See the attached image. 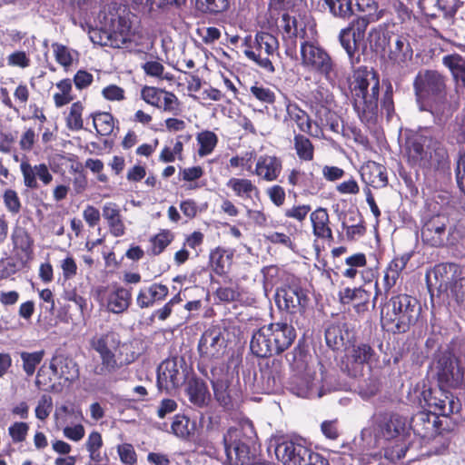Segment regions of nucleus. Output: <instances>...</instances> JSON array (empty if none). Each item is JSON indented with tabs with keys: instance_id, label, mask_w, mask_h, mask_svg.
I'll return each mask as SVG.
<instances>
[{
	"instance_id": "obj_61",
	"label": "nucleus",
	"mask_w": 465,
	"mask_h": 465,
	"mask_svg": "<svg viewBox=\"0 0 465 465\" xmlns=\"http://www.w3.org/2000/svg\"><path fill=\"white\" fill-rule=\"evenodd\" d=\"M117 452L124 464L134 465L137 460L134 448L129 443L118 445Z\"/></svg>"
},
{
	"instance_id": "obj_26",
	"label": "nucleus",
	"mask_w": 465,
	"mask_h": 465,
	"mask_svg": "<svg viewBox=\"0 0 465 465\" xmlns=\"http://www.w3.org/2000/svg\"><path fill=\"white\" fill-rule=\"evenodd\" d=\"M420 111L429 112L435 124L443 126L452 115L450 103L445 96H440L418 104Z\"/></svg>"
},
{
	"instance_id": "obj_14",
	"label": "nucleus",
	"mask_w": 465,
	"mask_h": 465,
	"mask_svg": "<svg viewBox=\"0 0 465 465\" xmlns=\"http://www.w3.org/2000/svg\"><path fill=\"white\" fill-rule=\"evenodd\" d=\"M356 333L352 322L347 321L345 317L338 318L325 329L326 345L333 351L344 352L355 342Z\"/></svg>"
},
{
	"instance_id": "obj_24",
	"label": "nucleus",
	"mask_w": 465,
	"mask_h": 465,
	"mask_svg": "<svg viewBox=\"0 0 465 465\" xmlns=\"http://www.w3.org/2000/svg\"><path fill=\"white\" fill-rule=\"evenodd\" d=\"M282 37L286 44V54L292 56L296 52V39L306 36L305 26L299 25L295 17L289 14L282 16Z\"/></svg>"
},
{
	"instance_id": "obj_45",
	"label": "nucleus",
	"mask_w": 465,
	"mask_h": 465,
	"mask_svg": "<svg viewBox=\"0 0 465 465\" xmlns=\"http://www.w3.org/2000/svg\"><path fill=\"white\" fill-rule=\"evenodd\" d=\"M331 15L340 18H349L354 15L352 0H324Z\"/></svg>"
},
{
	"instance_id": "obj_58",
	"label": "nucleus",
	"mask_w": 465,
	"mask_h": 465,
	"mask_svg": "<svg viewBox=\"0 0 465 465\" xmlns=\"http://www.w3.org/2000/svg\"><path fill=\"white\" fill-rule=\"evenodd\" d=\"M406 263H389V267L384 273L383 281L387 289L395 285L400 272L405 268Z\"/></svg>"
},
{
	"instance_id": "obj_10",
	"label": "nucleus",
	"mask_w": 465,
	"mask_h": 465,
	"mask_svg": "<svg viewBox=\"0 0 465 465\" xmlns=\"http://www.w3.org/2000/svg\"><path fill=\"white\" fill-rule=\"evenodd\" d=\"M275 302L281 311L295 315L302 314L310 303L309 291L301 283L292 280L290 283L277 289Z\"/></svg>"
},
{
	"instance_id": "obj_32",
	"label": "nucleus",
	"mask_w": 465,
	"mask_h": 465,
	"mask_svg": "<svg viewBox=\"0 0 465 465\" xmlns=\"http://www.w3.org/2000/svg\"><path fill=\"white\" fill-rule=\"evenodd\" d=\"M102 215L107 221L110 232L115 236H123L125 226L118 205L114 203H106L103 207Z\"/></svg>"
},
{
	"instance_id": "obj_6",
	"label": "nucleus",
	"mask_w": 465,
	"mask_h": 465,
	"mask_svg": "<svg viewBox=\"0 0 465 465\" xmlns=\"http://www.w3.org/2000/svg\"><path fill=\"white\" fill-rule=\"evenodd\" d=\"M433 364L440 386L459 389L465 384L463 362L448 349L436 351Z\"/></svg>"
},
{
	"instance_id": "obj_55",
	"label": "nucleus",
	"mask_w": 465,
	"mask_h": 465,
	"mask_svg": "<svg viewBox=\"0 0 465 465\" xmlns=\"http://www.w3.org/2000/svg\"><path fill=\"white\" fill-rule=\"evenodd\" d=\"M374 92L380 93V81L377 73L371 77L353 84L352 93Z\"/></svg>"
},
{
	"instance_id": "obj_35",
	"label": "nucleus",
	"mask_w": 465,
	"mask_h": 465,
	"mask_svg": "<svg viewBox=\"0 0 465 465\" xmlns=\"http://www.w3.org/2000/svg\"><path fill=\"white\" fill-rule=\"evenodd\" d=\"M432 273L440 285H454L459 282L461 270L460 263H435Z\"/></svg>"
},
{
	"instance_id": "obj_47",
	"label": "nucleus",
	"mask_w": 465,
	"mask_h": 465,
	"mask_svg": "<svg viewBox=\"0 0 465 465\" xmlns=\"http://www.w3.org/2000/svg\"><path fill=\"white\" fill-rule=\"evenodd\" d=\"M294 149L301 160L312 161L314 156V146L309 138L302 134H295L293 138Z\"/></svg>"
},
{
	"instance_id": "obj_46",
	"label": "nucleus",
	"mask_w": 465,
	"mask_h": 465,
	"mask_svg": "<svg viewBox=\"0 0 465 465\" xmlns=\"http://www.w3.org/2000/svg\"><path fill=\"white\" fill-rule=\"evenodd\" d=\"M245 45L248 46L244 50V54L251 60L254 61L260 67L267 70L270 73L274 72V66L272 63V61L269 59L268 56L263 57L262 54L261 49H254L253 42H251V39L245 38L244 41Z\"/></svg>"
},
{
	"instance_id": "obj_41",
	"label": "nucleus",
	"mask_w": 465,
	"mask_h": 465,
	"mask_svg": "<svg viewBox=\"0 0 465 465\" xmlns=\"http://www.w3.org/2000/svg\"><path fill=\"white\" fill-rule=\"evenodd\" d=\"M287 114L296 123L301 132L311 134L312 120L305 111L299 108L297 104H288Z\"/></svg>"
},
{
	"instance_id": "obj_25",
	"label": "nucleus",
	"mask_w": 465,
	"mask_h": 465,
	"mask_svg": "<svg viewBox=\"0 0 465 465\" xmlns=\"http://www.w3.org/2000/svg\"><path fill=\"white\" fill-rule=\"evenodd\" d=\"M428 151V155L423 159V167L428 171L446 172L450 168L449 154L444 145L434 138Z\"/></svg>"
},
{
	"instance_id": "obj_17",
	"label": "nucleus",
	"mask_w": 465,
	"mask_h": 465,
	"mask_svg": "<svg viewBox=\"0 0 465 465\" xmlns=\"http://www.w3.org/2000/svg\"><path fill=\"white\" fill-rule=\"evenodd\" d=\"M440 386L438 389H428L421 392L425 406L432 410L436 414L448 417L458 413L461 410V402L458 397L444 390Z\"/></svg>"
},
{
	"instance_id": "obj_62",
	"label": "nucleus",
	"mask_w": 465,
	"mask_h": 465,
	"mask_svg": "<svg viewBox=\"0 0 465 465\" xmlns=\"http://www.w3.org/2000/svg\"><path fill=\"white\" fill-rule=\"evenodd\" d=\"M52 47L55 55V59L61 65L66 68L72 64L73 57L66 46L59 44H53Z\"/></svg>"
},
{
	"instance_id": "obj_64",
	"label": "nucleus",
	"mask_w": 465,
	"mask_h": 465,
	"mask_svg": "<svg viewBox=\"0 0 465 465\" xmlns=\"http://www.w3.org/2000/svg\"><path fill=\"white\" fill-rule=\"evenodd\" d=\"M171 242V236L169 232H163L158 233L151 240V251L153 254L161 253L165 247Z\"/></svg>"
},
{
	"instance_id": "obj_53",
	"label": "nucleus",
	"mask_w": 465,
	"mask_h": 465,
	"mask_svg": "<svg viewBox=\"0 0 465 465\" xmlns=\"http://www.w3.org/2000/svg\"><path fill=\"white\" fill-rule=\"evenodd\" d=\"M163 93H164L163 89L153 86H144L141 91V96L145 103L157 108H162Z\"/></svg>"
},
{
	"instance_id": "obj_3",
	"label": "nucleus",
	"mask_w": 465,
	"mask_h": 465,
	"mask_svg": "<svg viewBox=\"0 0 465 465\" xmlns=\"http://www.w3.org/2000/svg\"><path fill=\"white\" fill-rule=\"evenodd\" d=\"M296 336L294 327L286 320L272 322L253 331L250 349L260 358L279 355L293 343Z\"/></svg>"
},
{
	"instance_id": "obj_20",
	"label": "nucleus",
	"mask_w": 465,
	"mask_h": 465,
	"mask_svg": "<svg viewBox=\"0 0 465 465\" xmlns=\"http://www.w3.org/2000/svg\"><path fill=\"white\" fill-rule=\"evenodd\" d=\"M198 370L211 381L217 402L224 409H232L233 407V394L229 384L228 375L224 372V366H212L210 375L201 366L198 367Z\"/></svg>"
},
{
	"instance_id": "obj_30",
	"label": "nucleus",
	"mask_w": 465,
	"mask_h": 465,
	"mask_svg": "<svg viewBox=\"0 0 465 465\" xmlns=\"http://www.w3.org/2000/svg\"><path fill=\"white\" fill-rule=\"evenodd\" d=\"M186 393L190 402L196 408L206 407L210 401L208 387L200 379H192L188 381Z\"/></svg>"
},
{
	"instance_id": "obj_15",
	"label": "nucleus",
	"mask_w": 465,
	"mask_h": 465,
	"mask_svg": "<svg viewBox=\"0 0 465 465\" xmlns=\"http://www.w3.org/2000/svg\"><path fill=\"white\" fill-rule=\"evenodd\" d=\"M187 377V364L183 357L163 361L157 368L159 391H171L181 386Z\"/></svg>"
},
{
	"instance_id": "obj_18",
	"label": "nucleus",
	"mask_w": 465,
	"mask_h": 465,
	"mask_svg": "<svg viewBox=\"0 0 465 465\" xmlns=\"http://www.w3.org/2000/svg\"><path fill=\"white\" fill-rule=\"evenodd\" d=\"M227 340L219 327L207 329L201 336L197 350L203 361L219 360L226 352Z\"/></svg>"
},
{
	"instance_id": "obj_11",
	"label": "nucleus",
	"mask_w": 465,
	"mask_h": 465,
	"mask_svg": "<svg viewBox=\"0 0 465 465\" xmlns=\"http://www.w3.org/2000/svg\"><path fill=\"white\" fill-rule=\"evenodd\" d=\"M413 89L417 104L446 95V77L436 70H420L414 78Z\"/></svg>"
},
{
	"instance_id": "obj_22",
	"label": "nucleus",
	"mask_w": 465,
	"mask_h": 465,
	"mask_svg": "<svg viewBox=\"0 0 465 465\" xmlns=\"http://www.w3.org/2000/svg\"><path fill=\"white\" fill-rule=\"evenodd\" d=\"M379 94L365 91L352 93L353 108L361 121L364 124H374L378 117Z\"/></svg>"
},
{
	"instance_id": "obj_12",
	"label": "nucleus",
	"mask_w": 465,
	"mask_h": 465,
	"mask_svg": "<svg viewBox=\"0 0 465 465\" xmlns=\"http://www.w3.org/2000/svg\"><path fill=\"white\" fill-rule=\"evenodd\" d=\"M375 347L381 352H384L383 341L380 338H372L368 341H356L346 351L347 367L350 365L355 371H361L365 366L372 368L378 364L380 355Z\"/></svg>"
},
{
	"instance_id": "obj_48",
	"label": "nucleus",
	"mask_w": 465,
	"mask_h": 465,
	"mask_svg": "<svg viewBox=\"0 0 465 465\" xmlns=\"http://www.w3.org/2000/svg\"><path fill=\"white\" fill-rule=\"evenodd\" d=\"M44 356V350L34 352L22 351L20 353L23 361V370L27 376H32L35 373L37 365L41 363Z\"/></svg>"
},
{
	"instance_id": "obj_43",
	"label": "nucleus",
	"mask_w": 465,
	"mask_h": 465,
	"mask_svg": "<svg viewBox=\"0 0 465 465\" xmlns=\"http://www.w3.org/2000/svg\"><path fill=\"white\" fill-rule=\"evenodd\" d=\"M278 47L279 42L274 35L266 32L256 34L252 48L261 49L262 52L264 51L266 55L269 56L277 51Z\"/></svg>"
},
{
	"instance_id": "obj_49",
	"label": "nucleus",
	"mask_w": 465,
	"mask_h": 465,
	"mask_svg": "<svg viewBox=\"0 0 465 465\" xmlns=\"http://www.w3.org/2000/svg\"><path fill=\"white\" fill-rule=\"evenodd\" d=\"M197 142L200 144L198 154L205 156L213 151L218 143V137L212 131H203L197 134Z\"/></svg>"
},
{
	"instance_id": "obj_52",
	"label": "nucleus",
	"mask_w": 465,
	"mask_h": 465,
	"mask_svg": "<svg viewBox=\"0 0 465 465\" xmlns=\"http://www.w3.org/2000/svg\"><path fill=\"white\" fill-rule=\"evenodd\" d=\"M84 106L81 102H75L70 108V113L66 117V124L70 130L78 131L83 128L82 113Z\"/></svg>"
},
{
	"instance_id": "obj_37",
	"label": "nucleus",
	"mask_w": 465,
	"mask_h": 465,
	"mask_svg": "<svg viewBox=\"0 0 465 465\" xmlns=\"http://www.w3.org/2000/svg\"><path fill=\"white\" fill-rule=\"evenodd\" d=\"M119 335L114 331L96 335L90 341L91 347L98 353L117 351L120 345Z\"/></svg>"
},
{
	"instance_id": "obj_5",
	"label": "nucleus",
	"mask_w": 465,
	"mask_h": 465,
	"mask_svg": "<svg viewBox=\"0 0 465 465\" xmlns=\"http://www.w3.org/2000/svg\"><path fill=\"white\" fill-rule=\"evenodd\" d=\"M422 242L432 247L455 245L461 239V232L450 218L443 213H438L426 218L421 227Z\"/></svg>"
},
{
	"instance_id": "obj_28",
	"label": "nucleus",
	"mask_w": 465,
	"mask_h": 465,
	"mask_svg": "<svg viewBox=\"0 0 465 465\" xmlns=\"http://www.w3.org/2000/svg\"><path fill=\"white\" fill-rule=\"evenodd\" d=\"M282 162L274 155H262L258 158L255 166V174L267 182L278 179L282 173Z\"/></svg>"
},
{
	"instance_id": "obj_60",
	"label": "nucleus",
	"mask_w": 465,
	"mask_h": 465,
	"mask_svg": "<svg viewBox=\"0 0 465 465\" xmlns=\"http://www.w3.org/2000/svg\"><path fill=\"white\" fill-rule=\"evenodd\" d=\"M90 39L94 44L114 48L112 35L109 34L107 28H101L90 32Z\"/></svg>"
},
{
	"instance_id": "obj_4",
	"label": "nucleus",
	"mask_w": 465,
	"mask_h": 465,
	"mask_svg": "<svg viewBox=\"0 0 465 465\" xmlns=\"http://www.w3.org/2000/svg\"><path fill=\"white\" fill-rule=\"evenodd\" d=\"M421 312L419 301L409 294L392 295L381 311V321L393 333H404L418 321Z\"/></svg>"
},
{
	"instance_id": "obj_9",
	"label": "nucleus",
	"mask_w": 465,
	"mask_h": 465,
	"mask_svg": "<svg viewBox=\"0 0 465 465\" xmlns=\"http://www.w3.org/2000/svg\"><path fill=\"white\" fill-rule=\"evenodd\" d=\"M242 374L245 384L256 393H276L282 388L279 364L274 361L262 366L259 371L247 368Z\"/></svg>"
},
{
	"instance_id": "obj_8",
	"label": "nucleus",
	"mask_w": 465,
	"mask_h": 465,
	"mask_svg": "<svg viewBox=\"0 0 465 465\" xmlns=\"http://www.w3.org/2000/svg\"><path fill=\"white\" fill-rule=\"evenodd\" d=\"M275 455L284 465H330L322 454L292 440L279 442L275 447Z\"/></svg>"
},
{
	"instance_id": "obj_23",
	"label": "nucleus",
	"mask_w": 465,
	"mask_h": 465,
	"mask_svg": "<svg viewBox=\"0 0 465 465\" xmlns=\"http://www.w3.org/2000/svg\"><path fill=\"white\" fill-rule=\"evenodd\" d=\"M371 293L362 287H345L338 293L342 305H351L357 313L368 311Z\"/></svg>"
},
{
	"instance_id": "obj_29",
	"label": "nucleus",
	"mask_w": 465,
	"mask_h": 465,
	"mask_svg": "<svg viewBox=\"0 0 465 465\" xmlns=\"http://www.w3.org/2000/svg\"><path fill=\"white\" fill-rule=\"evenodd\" d=\"M168 287L161 283H153L140 290L136 302L140 308L153 306L155 302L163 300L168 294Z\"/></svg>"
},
{
	"instance_id": "obj_19",
	"label": "nucleus",
	"mask_w": 465,
	"mask_h": 465,
	"mask_svg": "<svg viewBox=\"0 0 465 465\" xmlns=\"http://www.w3.org/2000/svg\"><path fill=\"white\" fill-rule=\"evenodd\" d=\"M371 36L373 35H378L381 43L379 44L380 47L384 48L388 46V56L391 61L402 64L412 59L413 50L409 42L408 36L403 35H394L387 33L381 34L377 31H371Z\"/></svg>"
},
{
	"instance_id": "obj_40",
	"label": "nucleus",
	"mask_w": 465,
	"mask_h": 465,
	"mask_svg": "<svg viewBox=\"0 0 465 465\" xmlns=\"http://www.w3.org/2000/svg\"><path fill=\"white\" fill-rule=\"evenodd\" d=\"M227 186L240 198H251L252 193L259 194L258 188L249 179L233 177L227 182Z\"/></svg>"
},
{
	"instance_id": "obj_59",
	"label": "nucleus",
	"mask_w": 465,
	"mask_h": 465,
	"mask_svg": "<svg viewBox=\"0 0 465 465\" xmlns=\"http://www.w3.org/2000/svg\"><path fill=\"white\" fill-rule=\"evenodd\" d=\"M461 2L460 0H437L436 6L445 18H451L455 15Z\"/></svg>"
},
{
	"instance_id": "obj_44",
	"label": "nucleus",
	"mask_w": 465,
	"mask_h": 465,
	"mask_svg": "<svg viewBox=\"0 0 465 465\" xmlns=\"http://www.w3.org/2000/svg\"><path fill=\"white\" fill-rule=\"evenodd\" d=\"M94 126L100 135H109L114 131V120L111 114L98 112L92 114Z\"/></svg>"
},
{
	"instance_id": "obj_21",
	"label": "nucleus",
	"mask_w": 465,
	"mask_h": 465,
	"mask_svg": "<svg viewBox=\"0 0 465 465\" xmlns=\"http://www.w3.org/2000/svg\"><path fill=\"white\" fill-rule=\"evenodd\" d=\"M223 445L228 463L243 465L249 460L250 447L246 440L242 438V431L229 429L223 436Z\"/></svg>"
},
{
	"instance_id": "obj_56",
	"label": "nucleus",
	"mask_w": 465,
	"mask_h": 465,
	"mask_svg": "<svg viewBox=\"0 0 465 465\" xmlns=\"http://www.w3.org/2000/svg\"><path fill=\"white\" fill-rule=\"evenodd\" d=\"M162 108L165 112L172 113L178 115L181 112L180 102L176 95L171 92L165 91L163 93Z\"/></svg>"
},
{
	"instance_id": "obj_34",
	"label": "nucleus",
	"mask_w": 465,
	"mask_h": 465,
	"mask_svg": "<svg viewBox=\"0 0 465 465\" xmlns=\"http://www.w3.org/2000/svg\"><path fill=\"white\" fill-rule=\"evenodd\" d=\"M196 423L191 420L190 418L184 414H176L173 416L171 423V430L178 439L190 441L195 434Z\"/></svg>"
},
{
	"instance_id": "obj_39",
	"label": "nucleus",
	"mask_w": 465,
	"mask_h": 465,
	"mask_svg": "<svg viewBox=\"0 0 465 465\" xmlns=\"http://www.w3.org/2000/svg\"><path fill=\"white\" fill-rule=\"evenodd\" d=\"M311 221L313 232L320 238H332L331 230L329 226V214L324 208H318L311 213Z\"/></svg>"
},
{
	"instance_id": "obj_33",
	"label": "nucleus",
	"mask_w": 465,
	"mask_h": 465,
	"mask_svg": "<svg viewBox=\"0 0 465 465\" xmlns=\"http://www.w3.org/2000/svg\"><path fill=\"white\" fill-rule=\"evenodd\" d=\"M361 174L362 180L374 188H382L388 183L386 168L375 162L369 163L364 166Z\"/></svg>"
},
{
	"instance_id": "obj_7",
	"label": "nucleus",
	"mask_w": 465,
	"mask_h": 465,
	"mask_svg": "<svg viewBox=\"0 0 465 465\" xmlns=\"http://www.w3.org/2000/svg\"><path fill=\"white\" fill-rule=\"evenodd\" d=\"M301 56L303 66L324 76L330 83H334L337 80V64L321 46L305 41L301 45Z\"/></svg>"
},
{
	"instance_id": "obj_50",
	"label": "nucleus",
	"mask_w": 465,
	"mask_h": 465,
	"mask_svg": "<svg viewBox=\"0 0 465 465\" xmlns=\"http://www.w3.org/2000/svg\"><path fill=\"white\" fill-rule=\"evenodd\" d=\"M79 377L77 363L67 357L60 355V379L66 381H74Z\"/></svg>"
},
{
	"instance_id": "obj_36",
	"label": "nucleus",
	"mask_w": 465,
	"mask_h": 465,
	"mask_svg": "<svg viewBox=\"0 0 465 465\" xmlns=\"http://www.w3.org/2000/svg\"><path fill=\"white\" fill-rule=\"evenodd\" d=\"M131 292L124 287H114L106 298L107 309L113 313H122L129 307Z\"/></svg>"
},
{
	"instance_id": "obj_2",
	"label": "nucleus",
	"mask_w": 465,
	"mask_h": 465,
	"mask_svg": "<svg viewBox=\"0 0 465 465\" xmlns=\"http://www.w3.org/2000/svg\"><path fill=\"white\" fill-rule=\"evenodd\" d=\"M290 363L292 375L290 378L289 391L301 398H321L326 394L322 385V374H318L312 363L310 362L311 356L300 345L286 355Z\"/></svg>"
},
{
	"instance_id": "obj_13",
	"label": "nucleus",
	"mask_w": 465,
	"mask_h": 465,
	"mask_svg": "<svg viewBox=\"0 0 465 465\" xmlns=\"http://www.w3.org/2000/svg\"><path fill=\"white\" fill-rule=\"evenodd\" d=\"M369 23L368 16H360L354 19L348 27L340 32V43L346 51L350 64L352 67L359 64L361 61L362 52L360 51L359 45L364 39Z\"/></svg>"
},
{
	"instance_id": "obj_42",
	"label": "nucleus",
	"mask_w": 465,
	"mask_h": 465,
	"mask_svg": "<svg viewBox=\"0 0 465 465\" xmlns=\"http://www.w3.org/2000/svg\"><path fill=\"white\" fill-rule=\"evenodd\" d=\"M99 358L101 363L97 364L93 371L95 375L105 376L112 374L119 368L116 351L100 353Z\"/></svg>"
},
{
	"instance_id": "obj_16",
	"label": "nucleus",
	"mask_w": 465,
	"mask_h": 465,
	"mask_svg": "<svg viewBox=\"0 0 465 465\" xmlns=\"http://www.w3.org/2000/svg\"><path fill=\"white\" fill-rule=\"evenodd\" d=\"M409 440L411 433L424 440H430L437 436L441 435L445 428L442 427L440 417L431 411H420L413 414L411 418L408 417Z\"/></svg>"
},
{
	"instance_id": "obj_57",
	"label": "nucleus",
	"mask_w": 465,
	"mask_h": 465,
	"mask_svg": "<svg viewBox=\"0 0 465 465\" xmlns=\"http://www.w3.org/2000/svg\"><path fill=\"white\" fill-rule=\"evenodd\" d=\"M20 168L24 177L25 185L30 189L38 188L35 166L33 167L28 162L24 161L22 162Z\"/></svg>"
},
{
	"instance_id": "obj_1",
	"label": "nucleus",
	"mask_w": 465,
	"mask_h": 465,
	"mask_svg": "<svg viewBox=\"0 0 465 465\" xmlns=\"http://www.w3.org/2000/svg\"><path fill=\"white\" fill-rule=\"evenodd\" d=\"M408 416L398 412H379L371 424L362 429L361 437L367 449L380 448L391 462L403 459L411 445Z\"/></svg>"
},
{
	"instance_id": "obj_31",
	"label": "nucleus",
	"mask_w": 465,
	"mask_h": 465,
	"mask_svg": "<svg viewBox=\"0 0 465 465\" xmlns=\"http://www.w3.org/2000/svg\"><path fill=\"white\" fill-rule=\"evenodd\" d=\"M108 31L112 35L114 48H121L131 41V25L125 17L112 19Z\"/></svg>"
},
{
	"instance_id": "obj_38",
	"label": "nucleus",
	"mask_w": 465,
	"mask_h": 465,
	"mask_svg": "<svg viewBox=\"0 0 465 465\" xmlns=\"http://www.w3.org/2000/svg\"><path fill=\"white\" fill-rule=\"evenodd\" d=\"M442 64L449 68L458 86L465 87V59L459 54L443 56Z\"/></svg>"
},
{
	"instance_id": "obj_63",
	"label": "nucleus",
	"mask_w": 465,
	"mask_h": 465,
	"mask_svg": "<svg viewBox=\"0 0 465 465\" xmlns=\"http://www.w3.org/2000/svg\"><path fill=\"white\" fill-rule=\"evenodd\" d=\"M52 398L48 395H43L35 408V417L40 420H45L52 411Z\"/></svg>"
},
{
	"instance_id": "obj_27",
	"label": "nucleus",
	"mask_w": 465,
	"mask_h": 465,
	"mask_svg": "<svg viewBox=\"0 0 465 465\" xmlns=\"http://www.w3.org/2000/svg\"><path fill=\"white\" fill-rule=\"evenodd\" d=\"M434 138L426 135H417L407 143L408 160L412 165L423 167V159L427 157L428 151Z\"/></svg>"
},
{
	"instance_id": "obj_54",
	"label": "nucleus",
	"mask_w": 465,
	"mask_h": 465,
	"mask_svg": "<svg viewBox=\"0 0 465 465\" xmlns=\"http://www.w3.org/2000/svg\"><path fill=\"white\" fill-rule=\"evenodd\" d=\"M12 238L15 248L20 249L22 252L25 253H27L31 250L32 241L29 234L24 228H15L13 232Z\"/></svg>"
},
{
	"instance_id": "obj_51",
	"label": "nucleus",
	"mask_w": 465,
	"mask_h": 465,
	"mask_svg": "<svg viewBox=\"0 0 465 465\" xmlns=\"http://www.w3.org/2000/svg\"><path fill=\"white\" fill-rule=\"evenodd\" d=\"M230 0H196L197 8L203 13L217 14L228 9Z\"/></svg>"
}]
</instances>
